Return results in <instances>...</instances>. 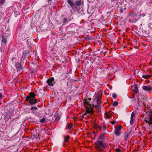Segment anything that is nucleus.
<instances>
[{
  "label": "nucleus",
  "mask_w": 152,
  "mask_h": 152,
  "mask_svg": "<svg viewBox=\"0 0 152 152\" xmlns=\"http://www.w3.org/2000/svg\"><path fill=\"white\" fill-rule=\"evenodd\" d=\"M145 121L149 124V128L152 129V111L148 108V110L145 113Z\"/></svg>",
  "instance_id": "obj_1"
},
{
  "label": "nucleus",
  "mask_w": 152,
  "mask_h": 152,
  "mask_svg": "<svg viewBox=\"0 0 152 152\" xmlns=\"http://www.w3.org/2000/svg\"><path fill=\"white\" fill-rule=\"evenodd\" d=\"M36 96V95L34 93H30L29 95L26 97V101L31 105H34L37 103V100L35 98Z\"/></svg>",
  "instance_id": "obj_2"
},
{
  "label": "nucleus",
  "mask_w": 152,
  "mask_h": 152,
  "mask_svg": "<svg viewBox=\"0 0 152 152\" xmlns=\"http://www.w3.org/2000/svg\"><path fill=\"white\" fill-rule=\"evenodd\" d=\"M102 92L100 91L96 93L94 95L93 97L94 100V101H96L97 103V105L96 106V107H100V104L101 103L100 100L102 99Z\"/></svg>",
  "instance_id": "obj_3"
},
{
  "label": "nucleus",
  "mask_w": 152,
  "mask_h": 152,
  "mask_svg": "<svg viewBox=\"0 0 152 152\" xmlns=\"http://www.w3.org/2000/svg\"><path fill=\"white\" fill-rule=\"evenodd\" d=\"M137 15V12H130L128 15V17L129 18V22H134L136 21L135 17Z\"/></svg>",
  "instance_id": "obj_4"
},
{
  "label": "nucleus",
  "mask_w": 152,
  "mask_h": 152,
  "mask_svg": "<svg viewBox=\"0 0 152 152\" xmlns=\"http://www.w3.org/2000/svg\"><path fill=\"white\" fill-rule=\"evenodd\" d=\"M142 89L148 93L152 92V86H143L142 87Z\"/></svg>",
  "instance_id": "obj_5"
},
{
  "label": "nucleus",
  "mask_w": 152,
  "mask_h": 152,
  "mask_svg": "<svg viewBox=\"0 0 152 152\" xmlns=\"http://www.w3.org/2000/svg\"><path fill=\"white\" fill-rule=\"evenodd\" d=\"M96 143H97L98 144L99 148L101 147L102 148H105L106 145L104 143V141L103 140H100L98 139L97 141L95 142V144H96Z\"/></svg>",
  "instance_id": "obj_6"
},
{
  "label": "nucleus",
  "mask_w": 152,
  "mask_h": 152,
  "mask_svg": "<svg viewBox=\"0 0 152 152\" xmlns=\"http://www.w3.org/2000/svg\"><path fill=\"white\" fill-rule=\"evenodd\" d=\"M54 77H52L48 79L47 81V82L49 86H53V82L54 83H55V82H54Z\"/></svg>",
  "instance_id": "obj_7"
},
{
  "label": "nucleus",
  "mask_w": 152,
  "mask_h": 152,
  "mask_svg": "<svg viewBox=\"0 0 152 152\" xmlns=\"http://www.w3.org/2000/svg\"><path fill=\"white\" fill-rule=\"evenodd\" d=\"M126 9V5L125 4H121L119 7V11L121 13L123 12V11Z\"/></svg>",
  "instance_id": "obj_8"
},
{
  "label": "nucleus",
  "mask_w": 152,
  "mask_h": 152,
  "mask_svg": "<svg viewBox=\"0 0 152 152\" xmlns=\"http://www.w3.org/2000/svg\"><path fill=\"white\" fill-rule=\"evenodd\" d=\"M60 118L59 114L56 113L53 119L54 120V122H58L60 119Z\"/></svg>",
  "instance_id": "obj_9"
},
{
  "label": "nucleus",
  "mask_w": 152,
  "mask_h": 152,
  "mask_svg": "<svg viewBox=\"0 0 152 152\" xmlns=\"http://www.w3.org/2000/svg\"><path fill=\"white\" fill-rule=\"evenodd\" d=\"M15 65L16 68L17 70V71L20 72L22 69L21 64L20 63H16Z\"/></svg>",
  "instance_id": "obj_10"
},
{
  "label": "nucleus",
  "mask_w": 152,
  "mask_h": 152,
  "mask_svg": "<svg viewBox=\"0 0 152 152\" xmlns=\"http://www.w3.org/2000/svg\"><path fill=\"white\" fill-rule=\"evenodd\" d=\"M72 19L71 17H69L68 18L65 17L64 18L63 22L64 23H66L70 21Z\"/></svg>",
  "instance_id": "obj_11"
},
{
  "label": "nucleus",
  "mask_w": 152,
  "mask_h": 152,
  "mask_svg": "<svg viewBox=\"0 0 152 152\" xmlns=\"http://www.w3.org/2000/svg\"><path fill=\"white\" fill-rule=\"evenodd\" d=\"M7 37L6 36L4 35H3L1 40V42H3L5 45H6L7 41Z\"/></svg>",
  "instance_id": "obj_12"
},
{
  "label": "nucleus",
  "mask_w": 152,
  "mask_h": 152,
  "mask_svg": "<svg viewBox=\"0 0 152 152\" xmlns=\"http://www.w3.org/2000/svg\"><path fill=\"white\" fill-rule=\"evenodd\" d=\"M86 113H87L92 114L93 113V110L92 108H88L86 110Z\"/></svg>",
  "instance_id": "obj_13"
},
{
  "label": "nucleus",
  "mask_w": 152,
  "mask_h": 152,
  "mask_svg": "<svg viewBox=\"0 0 152 152\" xmlns=\"http://www.w3.org/2000/svg\"><path fill=\"white\" fill-rule=\"evenodd\" d=\"M132 89L133 91L136 94L138 93V89L136 85L134 87H133Z\"/></svg>",
  "instance_id": "obj_14"
},
{
  "label": "nucleus",
  "mask_w": 152,
  "mask_h": 152,
  "mask_svg": "<svg viewBox=\"0 0 152 152\" xmlns=\"http://www.w3.org/2000/svg\"><path fill=\"white\" fill-rule=\"evenodd\" d=\"M122 132L121 131H118L115 129L114 131L115 134L117 136H120Z\"/></svg>",
  "instance_id": "obj_15"
},
{
  "label": "nucleus",
  "mask_w": 152,
  "mask_h": 152,
  "mask_svg": "<svg viewBox=\"0 0 152 152\" xmlns=\"http://www.w3.org/2000/svg\"><path fill=\"white\" fill-rule=\"evenodd\" d=\"M67 2L70 5V6L72 7L75 5V3L72 2L71 0H67Z\"/></svg>",
  "instance_id": "obj_16"
},
{
  "label": "nucleus",
  "mask_w": 152,
  "mask_h": 152,
  "mask_svg": "<svg viewBox=\"0 0 152 152\" xmlns=\"http://www.w3.org/2000/svg\"><path fill=\"white\" fill-rule=\"evenodd\" d=\"M64 141L65 142H68V141L69 140L70 137L67 135L66 136H64Z\"/></svg>",
  "instance_id": "obj_17"
},
{
  "label": "nucleus",
  "mask_w": 152,
  "mask_h": 152,
  "mask_svg": "<svg viewBox=\"0 0 152 152\" xmlns=\"http://www.w3.org/2000/svg\"><path fill=\"white\" fill-rule=\"evenodd\" d=\"M75 5L77 6H79L82 4V2L81 0L76 1L75 3Z\"/></svg>",
  "instance_id": "obj_18"
},
{
  "label": "nucleus",
  "mask_w": 152,
  "mask_h": 152,
  "mask_svg": "<svg viewBox=\"0 0 152 152\" xmlns=\"http://www.w3.org/2000/svg\"><path fill=\"white\" fill-rule=\"evenodd\" d=\"M104 134L102 133L101 134L100 136L99 137L98 139H102L104 140L105 139L104 137Z\"/></svg>",
  "instance_id": "obj_19"
},
{
  "label": "nucleus",
  "mask_w": 152,
  "mask_h": 152,
  "mask_svg": "<svg viewBox=\"0 0 152 152\" xmlns=\"http://www.w3.org/2000/svg\"><path fill=\"white\" fill-rule=\"evenodd\" d=\"M151 75H142V77L144 79H147L148 78H150V77H151Z\"/></svg>",
  "instance_id": "obj_20"
},
{
  "label": "nucleus",
  "mask_w": 152,
  "mask_h": 152,
  "mask_svg": "<svg viewBox=\"0 0 152 152\" xmlns=\"http://www.w3.org/2000/svg\"><path fill=\"white\" fill-rule=\"evenodd\" d=\"M29 110H32L34 111L35 110H38V108L37 107H31Z\"/></svg>",
  "instance_id": "obj_21"
},
{
  "label": "nucleus",
  "mask_w": 152,
  "mask_h": 152,
  "mask_svg": "<svg viewBox=\"0 0 152 152\" xmlns=\"http://www.w3.org/2000/svg\"><path fill=\"white\" fill-rule=\"evenodd\" d=\"M14 13L15 17L17 16L18 15L20 14V12L19 11L15 10L14 11Z\"/></svg>",
  "instance_id": "obj_22"
},
{
  "label": "nucleus",
  "mask_w": 152,
  "mask_h": 152,
  "mask_svg": "<svg viewBox=\"0 0 152 152\" xmlns=\"http://www.w3.org/2000/svg\"><path fill=\"white\" fill-rule=\"evenodd\" d=\"M122 128L121 126H116L115 127V129L118 131H121Z\"/></svg>",
  "instance_id": "obj_23"
},
{
  "label": "nucleus",
  "mask_w": 152,
  "mask_h": 152,
  "mask_svg": "<svg viewBox=\"0 0 152 152\" xmlns=\"http://www.w3.org/2000/svg\"><path fill=\"white\" fill-rule=\"evenodd\" d=\"M26 53H25L24 52L23 53L22 58H21V60H22L23 58V59H25L26 58Z\"/></svg>",
  "instance_id": "obj_24"
},
{
  "label": "nucleus",
  "mask_w": 152,
  "mask_h": 152,
  "mask_svg": "<svg viewBox=\"0 0 152 152\" xmlns=\"http://www.w3.org/2000/svg\"><path fill=\"white\" fill-rule=\"evenodd\" d=\"M129 135L125 133L124 134V139L125 140H126L127 139L128 137L129 136Z\"/></svg>",
  "instance_id": "obj_25"
},
{
  "label": "nucleus",
  "mask_w": 152,
  "mask_h": 152,
  "mask_svg": "<svg viewBox=\"0 0 152 152\" xmlns=\"http://www.w3.org/2000/svg\"><path fill=\"white\" fill-rule=\"evenodd\" d=\"M46 121V118L45 117H43L42 119L40 120V122L41 123H44Z\"/></svg>",
  "instance_id": "obj_26"
},
{
  "label": "nucleus",
  "mask_w": 152,
  "mask_h": 152,
  "mask_svg": "<svg viewBox=\"0 0 152 152\" xmlns=\"http://www.w3.org/2000/svg\"><path fill=\"white\" fill-rule=\"evenodd\" d=\"M72 125L71 124H69L67 128L69 130H70L71 129H72Z\"/></svg>",
  "instance_id": "obj_27"
},
{
  "label": "nucleus",
  "mask_w": 152,
  "mask_h": 152,
  "mask_svg": "<svg viewBox=\"0 0 152 152\" xmlns=\"http://www.w3.org/2000/svg\"><path fill=\"white\" fill-rule=\"evenodd\" d=\"M131 130L130 129L127 130L126 132L125 133L129 135L131 133Z\"/></svg>",
  "instance_id": "obj_28"
},
{
  "label": "nucleus",
  "mask_w": 152,
  "mask_h": 152,
  "mask_svg": "<svg viewBox=\"0 0 152 152\" xmlns=\"http://www.w3.org/2000/svg\"><path fill=\"white\" fill-rule=\"evenodd\" d=\"M118 104V102L116 101H115L113 102V105L114 106H116Z\"/></svg>",
  "instance_id": "obj_29"
},
{
  "label": "nucleus",
  "mask_w": 152,
  "mask_h": 152,
  "mask_svg": "<svg viewBox=\"0 0 152 152\" xmlns=\"http://www.w3.org/2000/svg\"><path fill=\"white\" fill-rule=\"evenodd\" d=\"M106 117L108 118H110L111 117V116H112V115H108L107 114H106Z\"/></svg>",
  "instance_id": "obj_30"
},
{
  "label": "nucleus",
  "mask_w": 152,
  "mask_h": 152,
  "mask_svg": "<svg viewBox=\"0 0 152 152\" xmlns=\"http://www.w3.org/2000/svg\"><path fill=\"white\" fill-rule=\"evenodd\" d=\"M112 96L114 99H115L117 97V95L115 94L114 93L113 94Z\"/></svg>",
  "instance_id": "obj_31"
},
{
  "label": "nucleus",
  "mask_w": 152,
  "mask_h": 152,
  "mask_svg": "<svg viewBox=\"0 0 152 152\" xmlns=\"http://www.w3.org/2000/svg\"><path fill=\"white\" fill-rule=\"evenodd\" d=\"M5 2V0H0V3L1 4H4Z\"/></svg>",
  "instance_id": "obj_32"
},
{
  "label": "nucleus",
  "mask_w": 152,
  "mask_h": 152,
  "mask_svg": "<svg viewBox=\"0 0 152 152\" xmlns=\"http://www.w3.org/2000/svg\"><path fill=\"white\" fill-rule=\"evenodd\" d=\"M115 151L116 152H120L121 150L118 148H117L115 149Z\"/></svg>",
  "instance_id": "obj_33"
},
{
  "label": "nucleus",
  "mask_w": 152,
  "mask_h": 152,
  "mask_svg": "<svg viewBox=\"0 0 152 152\" xmlns=\"http://www.w3.org/2000/svg\"><path fill=\"white\" fill-rule=\"evenodd\" d=\"M106 124H104L103 125V130L104 131H105L106 130Z\"/></svg>",
  "instance_id": "obj_34"
},
{
  "label": "nucleus",
  "mask_w": 152,
  "mask_h": 152,
  "mask_svg": "<svg viewBox=\"0 0 152 152\" xmlns=\"http://www.w3.org/2000/svg\"><path fill=\"white\" fill-rule=\"evenodd\" d=\"M135 114L133 112H132L131 114V117H134L135 116Z\"/></svg>",
  "instance_id": "obj_35"
},
{
  "label": "nucleus",
  "mask_w": 152,
  "mask_h": 152,
  "mask_svg": "<svg viewBox=\"0 0 152 152\" xmlns=\"http://www.w3.org/2000/svg\"><path fill=\"white\" fill-rule=\"evenodd\" d=\"M110 122L113 125L115 123V121H111Z\"/></svg>",
  "instance_id": "obj_36"
},
{
  "label": "nucleus",
  "mask_w": 152,
  "mask_h": 152,
  "mask_svg": "<svg viewBox=\"0 0 152 152\" xmlns=\"http://www.w3.org/2000/svg\"><path fill=\"white\" fill-rule=\"evenodd\" d=\"M133 123V120H131L130 123L131 124H132Z\"/></svg>",
  "instance_id": "obj_37"
},
{
  "label": "nucleus",
  "mask_w": 152,
  "mask_h": 152,
  "mask_svg": "<svg viewBox=\"0 0 152 152\" xmlns=\"http://www.w3.org/2000/svg\"><path fill=\"white\" fill-rule=\"evenodd\" d=\"M3 97L2 95L1 94H0V99H1Z\"/></svg>",
  "instance_id": "obj_38"
},
{
  "label": "nucleus",
  "mask_w": 152,
  "mask_h": 152,
  "mask_svg": "<svg viewBox=\"0 0 152 152\" xmlns=\"http://www.w3.org/2000/svg\"><path fill=\"white\" fill-rule=\"evenodd\" d=\"M98 128L99 129H101V127L100 126H98Z\"/></svg>",
  "instance_id": "obj_39"
},
{
  "label": "nucleus",
  "mask_w": 152,
  "mask_h": 152,
  "mask_svg": "<svg viewBox=\"0 0 152 152\" xmlns=\"http://www.w3.org/2000/svg\"><path fill=\"white\" fill-rule=\"evenodd\" d=\"M133 118L134 117H131V120H134Z\"/></svg>",
  "instance_id": "obj_40"
},
{
  "label": "nucleus",
  "mask_w": 152,
  "mask_h": 152,
  "mask_svg": "<svg viewBox=\"0 0 152 152\" xmlns=\"http://www.w3.org/2000/svg\"><path fill=\"white\" fill-rule=\"evenodd\" d=\"M149 3L151 4L152 3V0H151L150 1Z\"/></svg>",
  "instance_id": "obj_41"
},
{
  "label": "nucleus",
  "mask_w": 152,
  "mask_h": 152,
  "mask_svg": "<svg viewBox=\"0 0 152 152\" xmlns=\"http://www.w3.org/2000/svg\"><path fill=\"white\" fill-rule=\"evenodd\" d=\"M145 13H143L142 14V16L144 17L145 16Z\"/></svg>",
  "instance_id": "obj_42"
},
{
  "label": "nucleus",
  "mask_w": 152,
  "mask_h": 152,
  "mask_svg": "<svg viewBox=\"0 0 152 152\" xmlns=\"http://www.w3.org/2000/svg\"><path fill=\"white\" fill-rule=\"evenodd\" d=\"M88 99L90 101L91 100V98H88Z\"/></svg>",
  "instance_id": "obj_43"
},
{
  "label": "nucleus",
  "mask_w": 152,
  "mask_h": 152,
  "mask_svg": "<svg viewBox=\"0 0 152 152\" xmlns=\"http://www.w3.org/2000/svg\"><path fill=\"white\" fill-rule=\"evenodd\" d=\"M48 1V2L50 1H52V0H47Z\"/></svg>",
  "instance_id": "obj_44"
},
{
  "label": "nucleus",
  "mask_w": 152,
  "mask_h": 152,
  "mask_svg": "<svg viewBox=\"0 0 152 152\" xmlns=\"http://www.w3.org/2000/svg\"><path fill=\"white\" fill-rule=\"evenodd\" d=\"M7 116L6 115V116L5 117V119H6V118H7Z\"/></svg>",
  "instance_id": "obj_45"
},
{
  "label": "nucleus",
  "mask_w": 152,
  "mask_h": 152,
  "mask_svg": "<svg viewBox=\"0 0 152 152\" xmlns=\"http://www.w3.org/2000/svg\"><path fill=\"white\" fill-rule=\"evenodd\" d=\"M86 102L87 103H88L87 101H86Z\"/></svg>",
  "instance_id": "obj_46"
},
{
  "label": "nucleus",
  "mask_w": 152,
  "mask_h": 152,
  "mask_svg": "<svg viewBox=\"0 0 152 152\" xmlns=\"http://www.w3.org/2000/svg\"><path fill=\"white\" fill-rule=\"evenodd\" d=\"M89 106H91V104H89Z\"/></svg>",
  "instance_id": "obj_47"
}]
</instances>
